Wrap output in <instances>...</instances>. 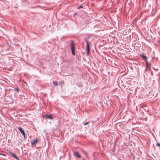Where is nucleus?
Segmentation results:
<instances>
[{
    "mask_svg": "<svg viewBox=\"0 0 160 160\" xmlns=\"http://www.w3.org/2000/svg\"><path fill=\"white\" fill-rule=\"evenodd\" d=\"M18 130H19V131L21 132V133L22 134V133H23L24 132V130L22 129V128L20 127H18Z\"/></svg>",
    "mask_w": 160,
    "mask_h": 160,
    "instance_id": "423d86ee",
    "label": "nucleus"
},
{
    "mask_svg": "<svg viewBox=\"0 0 160 160\" xmlns=\"http://www.w3.org/2000/svg\"><path fill=\"white\" fill-rule=\"evenodd\" d=\"M2 155L3 156H6V155L4 154H2Z\"/></svg>",
    "mask_w": 160,
    "mask_h": 160,
    "instance_id": "a211bd4d",
    "label": "nucleus"
},
{
    "mask_svg": "<svg viewBox=\"0 0 160 160\" xmlns=\"http://www.w3.org/2000/svg\"><path fill=\"white\" fill-rule=\"evenodd\" d=\"M82 160H85L84 158H83Z\"/></svg>",
    "mask_w": 160,
    "mask_h": 160,
    "instance_id": "6ab92c4d",
    "label": "nucleus"
},
{
    "mask_svg": "<svg viewBox=\"0 0 160 160\" xmlns=\"http://www.w3.org/2000/svg\"><path fill=\"white\" fill-rule=\"evenodd\" d=\"M89 123V122H85V123H83V125H87Z\"/></svg>",
    "mask_w": 160,
    "mask_h": 160,
    "instance_id": "ddd939ff",
    "label": "nucleus"
},
{
    "mask_svg": "<svg viewBox=\"0 0 160 160\" xmlns=\"http://www.w3.org/2000/svg\"><path fill=\"white\" fill-rule=\"evenodd\" d=\"M38 140V139H34L33 141H31V143L32 146H34L37 143Z\"/></svg>",
    "mask_w": 160,
    "mask_h": 160,
    "instance_id": "f03ea898",
    "label": "nucleus"
},
{
    "mask_svg": "<svg viewBox=\"0 0 160 160\" xmlns=\"http://www.w3.org/2000/svg\"><path fill=\"white\" fill-rule=\"evenodd\" d=\"M72 52V54L73 55H74L75 54V50L71 51Z\"/></svg>",
    "mask_w": 160,
    "mask_h": 160,
    "instance_id": "9b49d317",
    "label": "nucleus"
},
{
    "mask_svg": "<svg viewBox=\"0 0 160 160\" xmlns=\"http://www.w3.org/2000/svg\"><path fill=\"white\" fill-rule=\"evenodd\" d=\"M53 84L54 86H57L58 85V83L56 82L53 81Z\"/></svg>",
    "mask_w": 160,
    "mask_h": 160,
    "instance_id": "9d476101",
    "label": "nucleus"
},
{
    "mask_svg": "<svg viewBox=\"0 0 160 160\" xmlns=\"http://www.w3.org/2000/svg\"><path fill=\"white\" fill-rule=\"evenodd\" d=\"M86 49L87 51V54L88 55L90 51V49L89 48V44L88 42V40H86Z\"/></svg>",
    "mask_w": 160,
    "mask_h": 160,
    "instance_id": "f257e3e1",
    "label": "nucleus"
},
{
    "mask_svg": "<svg viewBox=\"0 0 160 160\" xmlns=\"http://www.w3.org/2000/svg\"><path fill=\"white\" fill-rule=\"evenodd\" d=\"M22 135H23V137H24V138H26V137H25V132H24V133H22Z\"/></svg>",
    "mask_w": 160,
    "mask_h": 160,
    "instance_id": "2eb2a0df",
    "label": "nucleus"
},
{
    "mask_svg": "<svg viewBox=\"0 0 160 160\" xmlns=\"http://www.w3.org/2000/svg\"><path fill=\"white\" fill-rule=\"evenodd\" d=\"M73 154L75 156L77 157L78 158L81 157V156L79 154L78 152H73Z\"/></svg>",
    "mask_w": 160,
    "mask_h": 160,
    "instance_id": "20e7f679",
    "label": "nucleus"
},
{
    "mask_svg": "<svg viewBox=\"0 0 160 160\" xmlns=\"http://www.w3.org/2000/svg\"><path fill=\"white\" fill-rule=\"evenodd\" d=\"M150 71V70H148V69H145V72H144V73H145V74H146V75H147V74H147V71Z\"/></svg>",
    "mask_w": 160,
    "mask_h": 160,
    "instance_id": "f8f14e48",
    "label": "nucleus"
},
{
    "mask_svg": "<svg viewBox=\"0 0 160 160\" xmlns=\"http://www.w3.org/2000/svg\"><path fill=\"white\" fill-rule=\"evenodd\" d=\"M47 118H49L50 119H52L53 118L52 116L51 115H48L46 116Z\"/></svg>",
    "mask_w": 160,
    "mask_h": 160,
    "instance_id": "0eeeda50",
    "label": "nucleus"
},
{
    "mask_svg": "<svg viewBox=\"0 0 160 160\" xmlns=\"http://www.w3.org/2000/svg\"><path fill=\"white\" fill-rule=\"evenodd\" d=\"M146 69H147L148 70H150V66L149 65L148 63H146Z\"/></svg>",
    "mask_w": 160,
    "mask_h": 160,
    "instance_id": "6e6552de",
    "label": "nucleus"
},
{
    "mask_svg": "<svg viewBox=\"0 0 160 160\" xmlns=\"http://www.w3.org/2000/svg\"><path fill=\"white\" fill-rule=\"evenodd\" d=\"M71 51L75 50V47L74 42L72 41L71 42Z\"/></svg>",
    "mask_w": 160,
    "mask_h": 160,
    "instance_id": "7ed1b4c3",
    "label": "nucleus"
},
{
    "mask_svg": "<svg viewBox=\"0 0 160 160\" xmlns=\"http://www.w3.org/2000/svg\"><path fill=\"white\" fill-rule=\"evenodd\" d=\"M82 8V6H79V7H78V9H80V8Z\"/></svg>",
    "mask_w": 160,
    "mask_h": 160,
    "instance_id": "dca6fc26",
    "label": "nucleus"
},
{
    "mask_svg": "<svg viewBox=\"0 0 160 160\" xmlns=\"http://www.w3.org/2000/svg\"><path fill=\"white\" fill-rule=\"evenodd\" d=\"M10 154L15 159L18 160H19L18 158L15 154L13 153L12 152H10Z\"/></svg>",
    "mask_w": 160,
    "mask_h": 160,
    "instance_id": "39448f33",
    "label": "nucleus"
},
{
    "mask_svg": "<svg viewBox=\"0 0 160 160\" xmlns=\"http://www.w3.org/2000/svg\"><path fill=\"white\" fill-rule=\"evenodd\" d=\"M77 15V13H75V14H74V16H75V15Z\"/></svg>",
    "mask_w": 160,
    "mask_h": 160,
    "instance_id": "f3484780",
    "label": "nucleus"
},
{
    "mask_svg": "<svg viewBox=\"0 0 160 160\" xmlns=\"http://www.w3.org/2000/svg\"><path fill=\"white\" fill-rule=\"evenodd\" d=\"M156 145L157 146L160 147V144L159 143H157Z\"/></svg>",
    "mask_w": 160,
    "mask_h": 160,
    "instance_id": "4468645a",
    "label": "nucleus"
},
{
    "mask_svg": "<svg viewBox=\"0 0 160 160\" xmlns=\"http://www.w3.org/2000/svg\"><path fill=\"white\" fill-rule=\"evenodd\" d=\"M142 58L144 60L146 59H147V57L143 53H142Z\"/></svg>",
    "mask_w": 160,
    "mask_h": 160,
    "instance_id": "1a4fd4ad",
    "label": "nucleus"
}]
</instances>
